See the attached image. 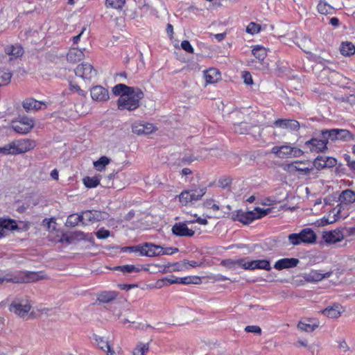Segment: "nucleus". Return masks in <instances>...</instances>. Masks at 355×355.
<instances>
[{"mask_svg":"<svg viewBox=\"0 0 355 355\" xmlns=\"http://www.w3.org/2000/svg\"><path fill=\"white\" fill-rule=\"evenodd\" d=\"M300 261L296 258H284L278 260L274 265L276 270H282L286 268H294L297 266Z\"/></svg>","mask_w":355,"mask_h":355,"instance_id":"nucleus-16","label":"nucleus"},{"mask_svg":"<svg viewBox=\"0 0 355 355\" xmlns=\"http://www.w3.org/2000/svg\"><path fill=\"white\" fill-rule=\"evenodd\" d=\"M340 53L344 56H350L355 53V46L350 42H343L340 47Z\"/></svg>","mask_w":355,"mask_h":355,"instance_id":"nucleus-30","label":"nucleus"},{"mask_svg":"<svg viewBox=\"0 0 355 355\" xmlns=\"http://www.w3.org/2000/svg\"><path fill=\"white\" fill-rule=\"evenodd\" d=\"M90 94L92 99L96 101H107L110 98L107 89L101 85L93 87Z\"/></svg>","mask_w":355,"mask_h":355,"instance_id":"nucleus-13","label":"nucleus"},{"mask_svg":"<svg viewBox=\"0 0 355 355\" xmlns=\"http://www.w3.org/2000/svg\"><path fill=\"white\" fill-rule=\"evenodd\" d=\"M13 146L12 152L16 154H21L31 150L35 147V142L30 139H22L12 142Z\"/></svg>","mask_w":355,"mask_h":355,"instance_id":"nucleus-11","label":"nucleus"},{"mask_svg":"<svg viewBox=\"0 0 355 355\" xmlns=\"http://www.w3.org/2000/svg\"><path fill=\"white\" fill-rule=\"evenodd\" d=\"M340 211L341 207L338 206L332 209L329 212L328 215L322 218V224L324 225L327 224H331L337 221L339 219V214Z\"/></svg>","mask_w":355,"mask_h":355,"instance_id":"nucleus-24","label":"nucleus"},{"mask_svg":"<svg viewBox=\"0 0 355 355\" xmlns=\"http://www.w3.org/2000/svg\"><path fill=\"white\" fill-rule=\"evenodd\" d=\"M178 248H163L162 247V250H161L160 252V255H162V254H173V253H175V252H178Z\"/></svg>","mask_w":355,"mask_h":355,"instance_id":"nucleus-64","label":"nucleus"},{"mask_svg":"<svg viewBox=\"0 0 355 355\" xmlns=\"http://www.w3.org/2000/svg\"><path fill=\"white\" fill-rule=\"evenodd\" d=\"M193 223H194L193 220H187L175 223L172 227L173 234L178 236H193L195 231L188 227V225Z\"/></svg>","mask_w":355,"mask_h":355,"instance_id":"nucleus-8","label":"nucleus"},{"mask_svg":"<svg viewBox=\"0 0 355 355\" xmlns=\"http://www.w3.org/2000/svg\"><path fill=\"white\" fill-rule=\"evenodd\" d=\"M114 270H120L123 273H132L139 272V270L133 265H125L122 266H116Z\"/></svg>","mask_w":355,"mask_h":355,"instance_id":"nucleus-49","label":"nucleus"},{"mask_svg":"<svg viewBox=\"0 0 355 355\" xmlns=\"http://www.w3.org/2000/svg\"><path fill=\"white\" fill-rule=\"evenodd\" d=\"M42 105H45V103L34 98H27L22 103L23 107L27 112L37 111L42 109Z\"/></svg>","mask_w":355,"mask_h":355,"instance_id":"nucleus-21","label":"nucleus"},{"mask_svg":"<svg viewBox=\"0 0 355 355\" xmlns=\"http://www.w3.org/2000/svg\"><path fill=\"white\" fill-rule=\"evenodd\" d=\"M245 330L247 332H252V333H254V334H261V328L259 326H256V325L247 326L245 328Z\"/></svg>","mask_w":355,"mask_h":355,"instance_id":"nucleus-62","label":"nucleus"},{"mask_svg":"<svg viewBox=\"0 0 355 355\" xmlns=\"http://www.w3.org/2000/svg\"><path fill=\"white\" fill-rule=\"evenodd\" d=\"M94 214V223L101 220H104L108 218V214L106 212L93 210Z\"/></svg>","mask_w":355,"mask_h":355,"instance_id":"nucleus-53","label":"nucleus"},{"mask_svg":"<svg viewBox=\"0 0 355 355\" xmlns=\"http://www.w3.org/2000/svg\"><path fill=\"white\" fill-rule=\"evenodd\" d=\"M288 239L290 243L293 245H300L301 243H302V241H300L301 237H300V233H298V234L293 233V234H289L288 236Z\"/></svg>","mask_w":355,"mask_h":355,"instance_id":"nucleus-55","label":"nucleus"},{"mask_svg":"<svg viewBox=\"0 0 355 355\" xmlns=\"http://www.w3.org/2000/svg\"><path fill=\"white\" fill-rule=\"evenodd\" d=\"M319 325L320 323L318 321L307 318L304 321L299 322L297 327L301 331L306 332H313L319 327Z\"/></svg>","mask_w":355,"mask_h":355,"instance_id":"nucleus-18","label":"nucleus"},{"mask_svg":"<svg viewBox=\"0 0 355 355\" xmlns=\"http://www.w3.org/2000/svg\"><path fill=\"white\" fill-rule=\"evenodd\" d=\"M83 182L86 187L94 188L99 184L100 180L98 177H85L83 178Z\"/></svg>","mask_w":355,"mask_h":355,"instance_id":"nucleus-45","label":"nucleus"},{"mask_svg":"<svg viewBox=\"0 0 355 355\" xmlns=\"http://www.w3.org/2000/svg\"><path fill=\"white\" fill-rule=\"evenodd\" d=\"M332 275L331 271L321 273L318 270H311L306 275L305 279L309 282H319L323 279L329 278Z\"/></svg>","mask_w":355,"mask_h":355,"instance_id":"nucleus-23","label":"nucleus"},{"mask_svg":"<svg viewBox=\"0 0 355 355\" xmlns=\"http://www.w3.org/2000/svg\"><path fill=\"white\" fill-rule=\"evenodd\" d=\"M329 142L330 141L329 138L324 137L323 130H322L320 138H313L309 141H307L305 144L312 152H323L327 148V145Z\"/></svg>","mask_w":355,"mask_h":355,"instance_id":"nucleus-6","label":"nucleus"},{"mask_svg":"<svg viewBox=\"0 0 355 355\" xmlns=\"http://www.w3.org/2000/svg\"><path fill=\"white\" fill-rule=\"evenodd\" d=\"M271 211L270 209H263L260 207H256L254 210L250 211H243L239 210L236 214H233L232 218L233 220H238L245 225H248L255 219L261 218Z\"/></svg>","mask_w":355,"mask_h":355,"instance_id":"nucleus-2","label":"nucleus"},{"mask_svg":"<svg viewBox=\"0 0 355 355\" xmlns=\"http://www.w3.org/2000/svg\"><path fill=\"white\" fill-rule=\"evenodd\" d=\"M16 229H17V225L15 220L10 219L0 220V238L6 235L8 231Z\"/></svg>","mask_w":355,"mask_h":355,"instance_id":"nucleus-22","label":"nucleus"},{"mask_svg":"<svg viewBox=\"0 0 355 355\" xmlns=\"http://www.w3.org/2000/svg\"><path fill=\"white\" fill-rule=\"evenodd\" d=\"M140 254L142 256L154 257L159 256L162 247L153 243H146L141 245Z\"/></svg>","mask_w":355,"mask_h":355,"instance_id":"nucleus-14","label":"nucleus"},{"mask_svg":"<svg viewBox=\"0 0 355 355\" xmlns=\"http://www.w3.org/2000/svg\"><path fill=\"white\" fill-rule=\"evenodd\" d=\"M118 293L116 291H103L97 297V300L102 303H108L116 298Z\"/></svg>","mask_w":355,"mask_h":355,"instance_id":"nucleus-29","label":"nucleus"},{"mask_svg":"<svg viewBox=\"0 0 355 355\" xmlns=\"http://www.w3.org/2000/svg\"><path fill=\"white\" fill-rule=\"evenodd\" d=\"M201 283V279L198 276H188L180 278V284H199Z\"/></svg>","mask_w":355,"mask_h":355,"instance_id":"nucleus-48","label":"nucleus"},{"mask_svg":"<svg viewBox=\"0 0 355 355\" xmlns=\"http://www.w3.org/2000/svg\"><path fill=\"white\" fill-rule=\"evenodd\" d=\"M74 71L77 76L84 80H91L96 75V71L94 69L93 66L88 62H83L78 64Z\"/></svg>","mask_w":355,"mask_h":355,"instance_id":"nucleus-7","label":"nucleus"},{"mask_svg":"<svg viewBox=\"0 0 355 355\" xmlns=\"http://www.w3.org/2000/svg\"><path fill=\"white\" fill-rule=\"evenodd\" d=\"M339 201L341 203L352 204L355 202V192L350 189L343 191L340 196Z\"/></svg>","mask_w":355,"mask_h":355,"instance_id":"nucleus-28","label":"nucleus"},{"mask_svg":"<svg viewBox=\"0 0 355 355\" xmlns=\"http://www.w3.org/2000/svg\"><path fill=\"white\" fill-rule=\"evenodd\" d=\"M252 52L254 56L260 62H262L267 55L266 49L261 46H254Z\"/></svg>","mask_w":355,"mask_h":355,"instance_id":"nucleus-35","label":"nucleus"},{"mask_svg":"<svg viewBox=\"0 0 355 355\" xmlns=\"http://www.w3.org/2000/svg\"><path fill=\"white\" fill-rule=\"evenodd\" d=\"M34 126V121L32 119L24 116L16 123L12 125L13 130L20 134L28 133Z\"/></svg>","mask_w":355,"mask_h":355,"instance_id":"nucleus-10","label":"nucleus"},{"mask_svg":"<svg viewBox=\"0 0 355 355\" xmlns=\"http://www.w3.org/2000/svg\"><path fill=\"white\" fill-rule=\"evenodd\" d=\"M322 313L330 318H337L340 315V311L338 306L327 308L322 310Z\"/></svg>","mask_w":355,"mask_h":355,"instance_id":"nucleus-37","label":"nucleus"},{"mask_svg":"<svg viewBox=\"0 0 355 355\" xmlns=\"http://www.w3.org/2000/svg\"><path fill=\"white\" fill-rule=\"evenodd\" d=\"M124 174H119L118 173H112L103 179V183L105 187L110 188L121 189L124 187L127 182L125 180Z\"/></svg>","mask_w":355,"mask_h":355,"instance_id":"nucleus-5","label":"nucleus"},{"mask_svg":"<svg viewBox=\"0 0 355 355\" xmlns=\"http://www.w3.org/2000/svg\"><path fill=\"white\" fill-rule=\"evenodd\" d=\"M250 126L245 122H241L234 125V131L240 135L249 134Z\"/></svg>","mask_w":355,"mask_h":355,"instance_id":"nucleus-39","label":"nucleus"},{"mask_svg":"<svg viewBox=\"0 0 355 355\" xmlns=\"http://www.w3.org/2000/svg\"><path fill=\"white\" fill-rule=\"evenodd\" d=\"M243 268L245 270L263 269L268 271L271 270L270 263L268 260L259 259L243 263Z\"/></svg>","mask_w":355,"mask_h":355,"instance_id":"nucleus-12","label":"nucleus"},{"mask_svg":"<svg viewBox=\"0 0 355 355\" xmlns=\"http://www.w3.org/2000/svg\"><path fill=\"white\" fill-rule=\"evenodd\" d=\"M181 47L186 52L189 53H193V48L191 45L190 42L188 40H184L181 43Z\"/></svg>","mask_w":355,"mask_h":355,"instance_id":"nucleus-59","label":"nucleus"},{"mask_svg":"<svg viewBox=\"0 0 355 355\" xmlns=\"http://www.w3.org/2000/svg\"><path fill=\"white\" fill-rule=\"evenodd\" d=\"M84 58V53L82 50L72 48L69 50L67 55V59L69 62H76Z\"/></svg>","mask_w":355,"mask_h":355,"instance_id":"nucleus-26","label":"nucleus"},{"mask_svg":"<svg viewBox=\"0 0 355 355\" xmlns=\"http://www.w3.org/2000/svg\"><path fill=\"white\" fill-rule=\"evenodd\" d=\"M159 271L162 273H166L171 271L179 270V268L177 267V264H168V265H159Z\"/></svg>","mask_w":355,"mask_h":355,"instance_id":"nucleus-50","label":"nucleus"},{"mask_svg":"<svg viewBox=\"0 0 355 355\" xmlns=\"http://www.w3.org/2000/svg\"><path fill=\"white\" fill-rule=\"evenodd\" d=\"M297 172H299L300 174L302 175H309L311 171H312V170L313 169V166H306L307 165V162L306 161H297Z\"/></svg>","mask_w":355,"mask_h":355,"instance_id":"nucleus-36","label":"nucleus"},{"mask_svg":"<svg viewBox=\"0 0 355 355\" xmlns=\"http://www.w3.org/2000/svg\"><path fill=\"white\" fill-rule=\"evenodd\" d=\"M43 275L41 272H27L20 276H15L7 279V282H13L17 284L27 283L31 282L37 281L43 279Z\"/></svg>","mask_w":355,"mask_h":355,"instance_id":"nucleus-9","label":"nucleus"},{"mask_svg":"<svg viewBox=\"0 0 355 355\" xmlns=\"http://www.w3.org/2000/svg\"><path fill=\"white\" fill-rule=\"evenodd\" d=\"M293 150V147L291 146H274L271 153L275 154L277 157L284 159L288 156H291Z\"/></svg>","mask_w":355,"mask_h":355,"instance_id":"nucleus-20","label":"nucleus"},{"mask_svg":"<svg viewBox=\"0 0 355 355\" xmlns=\"http://www.w3.org/2000/svg\"><path fill=\"white\" fill-rule=\"evenodd\" d=\"M13 150V146L12 144H8V145H6L5 146L0 148V153H2L3 155H10L12 154L15 155V153L12 152Z\"/></svg>","mask_w":355,"mask_h":355,"instance_id":"nucleus-58","label":"nucleus"},{"mask_svg":"<svg viewBox=\"0 0 355 355\" xmlns=\"http://www.w3.org/2000/svg\"><path fill=\"white\" fill-rule=\"evenodd\" d=\"M149 350L148 343H139L137 344L136 347L134 349L132 353L133 355H145V354Z\"/></svg>","mask_w":355,"mask_h":355,"instance_id":"nucleus-43","label":"nucleus"},{"mask_svg":"<svg viewBox=\"0 0 355 355\" xmlns=\"http://www.w3.org/2000/svg\"><path fill=\"white\" fill-rule=\"evenodd\" d=\"M318 10L322 15H329L333 13L334 8L325 1L320 0L318 5Z\"/></svg>","mask_w":355,"mask_h":355,"instance_id":"nucleus-33","label":"nucleus"},{"mask_svg":"<svg viewBox=\"0 0 355 355\" xmlns=\"http://www.w3.org/2000/svg\"><path fill=\"white\" fill-rule=\"evenodd\" d=\"M110 160L108 157L102 156L98 160L94 162V166L98 171H101L110 163Z\"/></svg>","mask_w":355,"mask_h":355,"instance_id":"nucleus-47","label":"nucleus"},{"mask_svg":"<svg viewBox=\"0 0 355 355\" xmlns=\"http://www.w3.org/2000/svg\"><path fill=\"white\" fill-rule=\"evenodd\" d=\"M144 94L139 87H134L128 93L122 94L117 101L118 109L132 111L139 107Z\"/></svg>","mask_w":355,"mask_h":355,"instance_id":"nucleus-1","label":"nucleus"},{"mask_svg":"<svg viewBox=\"0 0 355 355\" xmlns=\"http://www.w3.org/2000/svg\"><path fill=\"white\" fill-rule=\"evenodd\" d=\"M274 124L276 126L293 131L298 130L300 127V123L297 121L291 119H277L274 122Z\"/></svg>","mask_w":355,"mask_h":355,"instance_id":"nucleus-17","label":"nucleus"},{"mask_svg":"<svg viewBox=\"0 0 355 355\" xmlns=\"http://www.w3.org/2000/svg\"><path fill=\"white\" fill-rule=\"evenodd\" d=\"M133 88L132 87H128L123 84H118L112 88V92L114 95L118 96L128 93Z\"/></svg>","mask_w":355,"mask_h":355,"instance_id":"nucleus-40","label":"nucleus"},{"mask_svg":"<svg viewBox=\"0 0 355 355\" xmlns=\"http://www.w3.org/2000/svg\"><path fill=\"white\" fill-rule=\"evenodd\" d=\"M83 225H87L89 223H94L93 211L87 210L80 214Z\"/></svg>","mask_w":355,"mask_h":355,"instance_id":"nucleus-41","label":"nucleus"},{"mask_svg":"<svg viewBox=\"0 0 355 355\" xmlns=\"http://www.w3.org/2000/svg\"><path fill=\"white\" fill-rule=\"evenodd\" d=\"M95 340L99 347L103 351H106L107 348L110 346L107 340H104L103 338L96 336Z\"/></svg>","mask_w":355,"mask_h":355,"instance_id":"nucleus-57","label":"nucleus"},{"mask_svg":"<svg viewBox=\"0 0 355 355\" xmlns=\"http://www.w3.org/2000/svg\"><path fill=\"white\" fill-rule=\"evenodd\" d=\"M301 237V241L303 243H313L316 240V234L310 228H306L302 230L300 232Z\"/></svg>","mask_w":355,"mask_h":355,"instance_id":"nucleus-25","label":"nucleus"},{"mask_svg":"<svg viewBox=\"0 0 355 355\" xmlns=\"http://www.w3.org/2000/svg\"><path fill=\"white\" fill-rule=\"evenodd\" d=\"M31 309V304L26 297L15 298L9 306L10 312L19 317H24Z\"/></svg>","mask_w":355,"mask_h":355,"instance_id":"nucleus-4","label":"nucleus"},{"mask_svg":"<svg viewBox=\"0 0 355 355\" xmlns=\"http://www.w3.org/2000/svg\"><path fill=\"white\" fill-rule=\"evenodd\" d=\"M5 53L9 55H11L12 57L10 58V60H12V57L18 58L21 56L23 54V49L19 45L8 46L5 49Z\"/></svg>","mask_w":355,"mask_h":355,"instance_id":"nucleus-31","label":"nucleus"},{"mask_svg":"<svg viewBox=\"0 0 355 355\" xmlns=\"http://www.w3.org/2000/svg\"><path fill=\"white\" fill-rule=\"evenodd\" d=\"M243 82L248 85H252L253 83V80H252V76L251 74L250 73V72L248 71H244L243 73Z\"/></svg>","mask_w":355,"mask_h":355,"instance_id":"nucleus-61","label":"nucleus"},{"mask_svg":"<svg viewBox=\"0 0 355 355\" xmlns=\"http://www.w3.org/2000/svg\"><path fill=\"white\" fill-rule=\"evenodd\" d=\"M260 25L254 22H250L246 28V32L252 35L258 33L260 31Z\"/></svg>","mask_w":355,"mask_h":355,"instance_id":"nucleus-54","label":"nucleus"},{"mask_svg":"<svg viewBox=\"0 0 355 355\" xmlns=\"http://www.w3.org/2000/svg\"><path fill=\"white\" fill-rule=\"evenodd\" d=\"M189 191V196L192 200V204L201 199L205 194L207 189L205 187L199 189H191Z\"/></svg>","mask_w":355,"mask_h":355,"instance_id":"nucleus-34","label":"nucleus"},{"mask_svg":"<svg viewBox=\"0 0 355 355\" xmlns=\"http://www.w3.org/2000/svg\"><path fill=\"white\" fill-rule=\"evenodd\" d=\"M297 162L295 161V162H293L291 164H286L284 166V170L285 171H286L287 173L291 174V175H295L296 172H297Z\"/></svg>","mask_w":355,"mask_h":355,"instance_id":"nucleus-56","label":"nucleus"},{"mask_svg":"<svg viewBox=\"0 0 355 355\" xmlns=\"http://www.w3.org/2000/svg\"><path fill=\"white\" fill-rule=\"evenodd\" d=\"M80 222L82 223L81 216L73 214L68 216L65 225L69 227L76 226Z\"/></svg>","mask_w":355,"mask_h":355,"instance_id":"nucleus-38","label":"nucleus"},{"mask_svg":"<svg viewBox=\"0 0 355 355\" xmlns=\"http://www.w3.org/2000/svg\"><path fill=\"white\" fill-rule=\"evenodd\" d=\"M300 49L306 53H311V40L308 37H304L301 42V44H298Z\"/></svg>","mask_w":355,"mask_h":355,"instance_id":"nucleus-51","label":"nucleus"},{"mask_svg":"<svg viewBox=\"0 0 355 355\" xmlns=\"http://www.w3.org/2000/svg\"><path fill=\"white\" fill-rule=\"evenodd\" d=\"M110 234L109 230L105 229H100L96 233V236L100 239H107Z\"/></svg>","mask_w":355,"mask_h":355,"instance_id":"nucleus-60","label":"nucleus"},{"mask_svg":"<svg viewBox=\"0 0 355 355\" xmlns=\"http://www.w3.org/2000/svg\"><path fill=\"white\" fill-rule=\"evenodd\" d=\"M125 3V0H106L105 6L107 8L121 10Z\"/></svg>","mask_w":355,"mask_h":355,"instance_id":"nucleus-42","label":"nucleus"},{"mask_svg":"<svg viewBox=\"0 0 355 355\" xmlns=\"http://www.w3.org/2000/svg\"><path fill=\"white\" fill-rule=\"evenodd\" d=\"M243 263H245V261L242 259L236 260L226 259L221 261V265L229 269H236L237 266L243 268Z\"/></svg>","mask_w":355,"mask_h":355,"instance_id":"nucleus-32","label":"nucleus"},{"mask_svg":"<svg viewBox=\"0 0 355 355\" xmlns=\"http://www.w3.org/2000/svg\"><path fill=\"white\" fill-rule=\"evenodd\" d=\"M205 78L207 83H214L220 79V73L218 69L211 68L205 72Z\"/></svg>","mask_w":355,"mask_h":355,"instance_id":"nucleus-27","label":"nucleus"},{"mask_svg":"<svg viewBox=\"0 0 355 355\" xmlns=\"http://www.w3.org/2000/svg\"><path fill=\"white\" fill-rule=\"evenodd\" d=\"M155 130V127L152 123H135L132 126V130L134 133L141 135H148L153 132Z\"/></svg>","mask_w":355,"mask_h":355,"instance_id":"nucleus-19","label":"nucleus"},{"mask_svg":"<svg viewBox=\"0 0 355 355\" xmlns=\"http://www.w3.org/2000/svg\"><path fill=\"white\" fill-rule=\"evenodd\" d=\"M325 162L324 164L326 165V168L333 167L337 163V160L331 157H326Z\"/></svg>","mask_w":355,"mask_h":355,"instance_id":"nucleus-63","label":"nucleus"},{"mask_svg":"<svg viewBox=\"0 0 355 355\" xmlns=\"http://www.w3.org/2000/svg\"><path fill=\"white\" fill-rule=\"evenodd\" d=\"M322 239L327 243H335L344 239L343 232L338 230H334L329 232H324Z\"/></svg>","mask_w":355,"mask_h":355,"instance_id":"nucleus-15","label":"nucleus"},{"mask_svg":"<svg viewBox=\"0 0 355 355\" xmlns=\"http://www.w3.org/2000/svg\"><path fill=\"white\" fill-rule=\"evenodd\" d=\"M324 137L329 138L330 142L336 141H348L354 140V135L346 129H331L323 130Z\"/></svg>","mask_w":355,"mask_h":355,"instance_id":"nucleus-3","label":"nucleus"},{"mask_svg":"<svg viewBox=\"0 0 355 355\" xmlns=\"http://www.w3.org/2000/svg\"><path fill=\"white\" fill-rule=\"evenodd\" d=\"M326 157L320 156L315 159L313 162V165L318 170H321L324 168H326V165L324 164Z\"/></svg>","mask_w":355,"mask_h":355,"instance_id":"nucleus-52","label":"nucleus"},{"mask_svg":"<svg viewBox=\"0 0 355 355\" xmlns=\"http://www.w3.org/2000/svg\"><path fill=\"white\" fill-rule=\"evenodd\" d=\"M178 197L179 200L182 205L187 206L189 203L192 204V200L190 198L189 190H184L182 191Z\"/></svg>","mask_w":355,"mask_h":355,"instance_id":"nucleus-46","label":"nucleus"},{"mask_svg":"<svg viewBox=\"0 0 355 355\" xmlns=\"http://www.w3.org/2000/svg\"><path fill=\"white\" fill-rule=\"evenodd\" d=\"M12 78L10 72L0 69V87L10 83Z\"/></svg>","mask_w":355,"mask_h":355,"instance_id":"nucleus-44","label":"nucleus"}]
</instances>
